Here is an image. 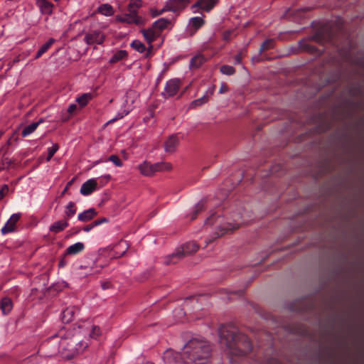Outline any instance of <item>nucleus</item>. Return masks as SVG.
<instances>
[{
    "label": "nucleus",
    "mask_w": 364,
    "mask_h": 364,
    "mask_svg": "<svg viewBox=\"0 0 364 364\" xmlns=\"http://www.w3.org/2000/svg\"><path fill=\"white\" fill-rule=\"evenodd\" d=\"M219 335L221 344L225 346L230 355L242 357L252 351V345L250 338L240 333L236 327L223 325L219 329Z\"/></svg>",
    "instance_id": "obj_1"
},
{
    "label": "nucleus",
    "mask_w": 364,
    "mask_h": 364,
    "mask_svg": "<svg viewBox=\"0 0 364 364\" xmlns=\"http://www.w3.org/2000/svg\"><path fill=\"white\" fill-rule=\"evenodd\" d=\"M211 351L208 341L194 338L186 343L180 353L189 364H210Z\"/></svg>",
    "instance_id": "obj_2"
},
{
    "label": "nucleus",
    "mask_w": 364,
    "mask_h": 364,
    "mask_svg": "<svg viewBox=\"0 0 364 364\" xmlns=\"http://www.w3.org/2000/svg\"><path fill=\"white\" fill-rule=\"evenodd\" d=\"M89 346L88 339L82 338L80 332H77L70 337L63 338V355L72 358L82 353Z\"/></svg>",
    "instance_id": "obj_3"
},
{
    "label": "nucleus",
    "mask_w": 364,
    "mask_h": 364,
    "mask_svg": "<svg viewBox=\"0 0 364 364\" xmlns=\"http://www.w3.org/2000/svg\"><path fill=\"white\" fill-rule=\"evenodd\" d=\"M63 338L57 335L48 338L41 346V349L45 351L46 355L53 357L58 353L63 355L62 348Z\"/></svg>",
    "instance_id": "obj_4"
},
{
    "label": "nucleus",
    "mask_w": 364,
    "mask_h": 364,
    "mask_svg": "<svg viewBox=\"0 0 364 364\" xmlns=\"http://www.w3.org/2000/svg\"><path fill=\"white\" fill-rule=\"evenodd\" d=\"M116 19L121 23L134 24L139 26H144L146 22V19L141 16H139L138 12L134 10H128V13L117 16Z\"/></svg>",
    "instance_id": "obj_5"
},
{
    "label": "nucleus",
    "mask_w": 364,
    "mask_h": 364,
    "mask_svg": "<svg viewBox=\"0 0 364 364\" xmlns=\"http://www.w3.org/2000/svg\"><path fill=\"white\" fill-rule=\"evenodd\" d=\"M199 249V245L193 241L188 242L180 247L177 248L174 252L173 257H185L196 253Z\"/></svg>",
    "instance_id": "obj_6"
},
{
    "label": "nucleus",
    "mask_w": 364,
    "mask_h": 364,
    "mask_svg": "<svg viewBox=\"0 0 364 364\" xmlns=\"http://www.w3.org/2000/svg\"><path fill=\"white\" fill-rule=\"evenodd\" d=\"M100 258L96 255L90 254L85 262L84 265L82 267L85 269H90L93 272H100V270L106 266L105 263H99Z\"/></svg>",
    "instance_id": "obj_7"
},
{
    "label": "nucleus",
    "mask_w": 364,
    "mask_h": 364,
    "mask_svg": "<svg viewBox=\"0 0 364 364\" xmlns=\"http://www.w3.org/2000/svg\"><path fill=\"white\" fill-rule=\"evenodd\" d=\"M163 358L165 364H189L180 353L171 350L164 353Z\"/></svg>",
    "instance_id": "obj_8"
},
{
    "label": "nucleus",
    "mask_w": 364,
    "mask_h": 364,
    "mask_svg": "<svg viewBox=\"0 0 364 364\" xmlns=\"http://www.w3.org/2000/svg\"><path fill=\"white\" fill-rule=\"evenodd\" d=\"M181 85V81L178 79L169 80L165 86L164 92L161 93V95L167 99L174 96L178 91Z\"/></svg>",
    "instance_id": "obj_9"
},
{
    "label": "nucleus",
    "mask_w": 364,
    "mask_h": 364,
    "mask_svg": "<svg viewBox=\"0 0 364 364\" xmlns=\"http://www.w3.org/2000/svg\"><path fill=\"white\" fill-rule=\"evenodd\" d=\"M105 39V35L100 31H92L89 33H86L84 41L87 45L98 44L101 45L103 43Z\"/></svg>",
    "instance_id": "obj_10"
},
{
    "label": "nucleus",
    "mask_w": 364,
    "mask_h": 364,
    "mask_svg": "<svg viewBox=\"0 0 364 364\" xmlns=\"http://www.w3.org/2000/svg\"><path fill=\"white\" fill-rule=\"evenodd\" d=\"M191 2V0H168L166 2V9L168 11L180 12Z\"/></svg>",
    "instance_id": "obj_11"
},
{
    "label": "nucleus",
    "mask_w": 364,
    "mask_h": 364,
    "mask_svg": "<svg viewBox=\"0 0 364 364\" xmlns=\"http://www.w3.org/2000/svg\"><path fill=\"white\" fill-rule=\"evenodd\" d=\"M219 0H198L191 6L193 12H197L198 9L209 12L218 3Z\"/></svg>",
    "instance_id": "obj_12"
},
{
    "label": "nucleus",
    "mask_w": 364,
    "mask_h": 364,
    "mask_svg": "<svg viewBox=\"0 0 364 364\" xmlns=\"http://www.w3.org/2000/svg\"><path fill=\"white\" fill-rule=\"evenodd\" d=\"M239 228V225H232L231 223H226L223 225H219L218 230L219 232H215L213 233V235L211 237L210 239L205 241V246H207L209 243H210L214 240L220 237V236L223 235L224 234L228 232L229 231H232L235 229H237Z\"/></svg>",
    "instance_id": "obj_13"
},
{
    "label": "nucleus",
    "mask_w": 364,
    "mask_h": 364,
    "mask_svg": "<svg viewBox=\"0 0 364 364\" xmlns=\"http://www.w3.org/2000/svg\"><path fill=\"white\" fill-rule=\"evenodd\" d=\"M170 25H171V20L166 18H160L152 23L151 27L159 37L161 33L165 29L168 28Z\"/></svg>",
    "instance_id": "obj_14"
},
{
    "label": "nucleus",
    "mask_w": 364,
    "mask_h": 364,
    "mask_svg": "<svg viewBox=\"0 0 364 364\" xmlns=\"http://www.w3.org/2000/svg\"><path fill=\"white\" fill-rule=\"evenodd\" d=\"M21 216V213L13 214L5 225L2 228L1 233L5 235L9 232H14L15 230L16 223L19 220Z\"/></svg>",
    "instance_id": "obj_15"
},
{
    "label": "nucleus",
    "mask_w": 364,
    "mask_h": 364,
    "mask_svg": "<svg viewBox=\"0 0 364 364\" xmlns=\"http://www.w3.org/2000/svg\"><path fill=\"white\" fill-rule=\"evenodd\" d=\"M179 144V139L176 134L171 135L164 142V149L166 152L173 153L176 151Z\"/></svg>",
    "instance_id": "obj_16"
},
{
    "label": "nucleus",
    "mask_w": 364,
    "mask_h": 364,
    "mask_svg": "<svg viewBox=\"0 0 364 364\" xmlns=\"http://www.w3.org/2000/svg\"><path fill=\"white\" fill-rule=\"evenodd\" d=\"M36 4L42 14L50 16L53 14L54 5L48 0H36Z\"/></svg>",
    "instance_id": "obj_17"
},
{
    "label": "nucleus",
    "mask_w": 364,
    "mask_h": 364,
    "mask_svg": "<svg viewBox=\"0 0 364 364\" xmlns=\"http://www.w3.org/2000/svg\"><path fill=\"white\" fill-rule=\"evenodd\" d=\"M97 183L95 179H89L82 185L80 193L84 196H88L97 189Z\"/></svg>",
    "instance_id": "obj_18"
},
{
    "label": "nucleus",
    "mask_w": 364,
    "mask_h": 364,
    "mask_svg": "<svg viewBox=\"0 0 364 364\" xmlns=\"http://www.w3.org/2000/svg\"><path fill=\"white\" fill-rule=\"evenodd\" d=\"M205 24V20L202 17H193L189 21V26L191 33L190 36H193L196 32Z\"/></svg>",
    "instance_id": "obj_19"
},
{
    "label": "nucleus",
    "mask_w": 364,
    "mask_h": 364,
    "mask_svg": "<svg viewBox=\"0 0 364 364\" xmlns=\"http://www.w3.org/2000/svg\"><path fill=\"white\" fill-rule=\"evenodd\" d=\"M69 225V223L68 222V220L63 219L58 221L54 222L50 227H49V231L50 232H53L54 234L59 233L62 231H63L66 228H68Z\"/></svg>",
    "instance_id": "obj_20"
},
{
    "label": "nucleus",
    "mask_w": 364,
    "mask_h": 364,
    "mask_svg": "<svg viewBox=\"0 0 364 364\" xmlns=\"http://www.w3.org/2000/svg\"><path fill=\"white\" fill-rule=\"evenodd\" d=\"M78 309L75 306L66 308L62 312V321L65 323H68L71 322L73 320L75 315Z\"/></svg>",
    "instance_id": "obj_21"
},
{
    "label": "nucleus",
    "mask_w": 364,
    "mask_h": 364,
    "mask_svg": "<svg viewBox=\"0 0 364 364\" xmlns=\"http://www.w3.org/2000/svg\"><path fill=\"white\" fill-rule=\"evenodd\" d=\"M129 247V245L126 240H120L114 247L115 252L114 257L123 256Z\"/></svg>",
    "instance_id": "obj_22"
},
{
    "label": "nucleus",
    "mask_w": 364,
    "mask_h": 364,
    "mask_svg": "<svg viewBox=\"0 0 364 364\" xmlns=\"http://www.w3.org/2000/svg\"><path fill=\"white\" fill-rule=\"evenodd\" d=\"M97 215V212L93 208L83 211L78 215V220L81 222L86 223L92 220Z\"/></svg>",
    "instance_id": "obj_23"
},
{
    "label": "nucleus",
    "mask_w": 364,
    "mask_h": 364,
    "mask_svg": "<svg viewBox=\"0 0 364 364\" xmlns=\"http://www.w3.org/2000/svg\"><path fill=\"white\" fill-rule=\"evenodd\" d=\"M140 32L142 33L148 44L152 43L157 38H159V36L154 30L152 29L151 26L146 29H141Z\"/></svg>",
    "instance_id": "obj_24"
},
{
    "label": "nucleus",
    "mask_w": 364,
    "mask_h": 364,
    "mask_svg": "<svg viewBox=\"0 0 364 364\" xmlns=\"http://www.w3.org/2000/svg\"><path fill=\"white\" fill-rule=\"evenodd\" d=\"M85 248L84 243L81 242H76L69 246L65 251L64 256L74 255L82 252Z\"/></svg>",
    "instance_id": "obj_25"
},
{
    "label": "nucleus",
    "mask_w": 364,
    "mask_h": 364,
    "mask_svg": "<svg viewBox=\"0 0 364 364\" xmlns=\"http://www.w3.org/2000/svg\"><path fill=\"white\" fill-rule=\"evenodd\" d=\"M206 61L205 57L202 54H198L193 57L190 61L191 69L199 68Z\"/></svg>",
    "instance_id": "obj_26"
},
{
    "label": "nucleus",
    "mask_w": 364,
    "mask_h": 364,
    "mask_svg": "<svg viewBox=\"0 0 364 364\" xmlns=\"http://www.w3.org/2000/svg\"><path fill=\"white\" fill-rule=\"evenodd\" d=\"M0 307L4 315L8 314L13 309L12 300L7 296L2 298L0 302Z\"/></svg>",
    "instance_id": "obj_27"
},
{
    "label": "nucleus",
    "mask_w": 364,
    "mask_h": 364,
    "mask_svg": "<svg viewBox=\"0 0 364 364\" xmlns=\"http://www.w3.org/2000/svg\"><path fill=\"white\" fill-rule=\"evenodd\" d=\"M43 122H44V119L43 118H41L38 119V121L32 122L29 125L25 127L21 132L22 136L25 137V136L32 134L37 129V127Z\"/></svg>",
    "instance_id": "obj_28"
},
{
    "label": "nucleus",
    "mask_w": 364,
    "mask_h": 364,
    "mask_svg": "<svg viewBox=\"0 0 364 364\" xmlns=\"http://www.w3.org/2000/svg\"><path fill=\"white\" fill-rule=\"evenodd\" d=\"M139 169L141 173L146 176H151L155 173L152 164L148 161H144L140 164L139 166Z\"/></svg>",
    "instance_id": "obj_29"
},
{
    "label": "nucleus",
    "mask_w": 364,
    "mask_h": 364,
    "mask_svg": "<svg viewBox=\"0 0 364 364\" xmlns=\"http://www.w3.org/2000/svg\"><path fill=\"white\" fill-rule=\"evenodd\" d=\"M128 54L125 50H119L117 51L112 57L109 59V63L114 64L119 60L124 59L127 57Z\"/></svg>",
    "instance_id": "obj_30"
},
{
    "label": "nucleus",
    "mask_w": 364,
    "mask_h": 364,
    "mask_svg": "<svg viewBox=\"0 0 364 364\" xmlns=\"http://www.w3.org/2000/svg\"><path fill=\"white\" fill-rule=\"evenodd\" d=\"M76 210L75 203L73 201L69 202L65 207L64 218L66 220L72 218L76 213Z\"/></svg>",
    "instance_id": "obj_31"
},
{
    "label": "nucleus",
    "mask_w": 364,
    "mask_h": 364,
    "mask_svg": "<svg viewBox=\"0 0 364 364\" xmlns=\"http://www.w3.org/2000/svg\"><path fill=\"white\" fill-rule=\"evenodd\" d=\"M55 42V39L50 38L46 43L42 45L41 48L37 51L35 58H39L43 53H45L48 48L51 46V45Z\"/></svg>",
    "instance_id": "obj_32"
},
{
    "label": "nucleus",
    "mask_w": 364,
    "mask_h": 364,
    "mask_svg": "<svg viewBox=\"0 0 364 364\" xmlns=\"http://www.w3.org/2000/svg\"><path fill=\"white\" fill-rule=\"evenodd\" d=\"M98 11L100 14H102L105 16H111L114 14L113 7L108 4H105L100 5L98 7Z\"/></svg>",
    "instance_id": "obj_33"
},
{
    "label": "nucleus",
    "mask_w": 364,
    "mask_h": 364,
    "mask_svg": "<svg viewBox=\"0 0 364 364\" xmlns=\"http://www.w3.org/2000/svg\"><path fill=\"white\" fill-rule=\"evenodd\" d=\"M154 172L170 171L172 168V166L169 163L159 162L153 164Z\"/></svg>",
    "instance_id": "obj_34"
},
{
    "label": "nucleus",
    "mask_w": 364,
    "mask_h": 364,
    "mask_svg": "<svg viewBox=\"0 0 364 364\" xmlns=\"http://www.w3.org/2000/svg\"><path fill=\"white\" fill-rule=\"evenodd\" d=\"M209 97L207 95H203L200 98L192 101L189 105V109H194L198 106H200L208 102Z\"/></svg>",
    "instance_id": "obj_35"
},
{
    "label": "nucleus",
    "mask_w": 364,
    "mask_h": 364,
    "mask_svg": "<svg viewBox=\"0 0 364 364\" xmlns=\"http://www.w3.org/2000/svg\"><path fill=\"white\" fill-rule=\"evenodd\" d=\"M92 95L90 93L82 94L80 97L76 99V102L79 103L80 107H83L87 105L89 101L92 99Z\"/></svg>",
    "instance_id": "obj_36"
},
{
    "label": "nucleus",
    "mask_w": 364,
    "mask_h": 364,
    "mask_svg": "<svg viewBox=\"0 0 364 364\" xmlns=\"http://www.w3.org/2000/svg\"><path fill=\"white\" fill-rule=\"evenodd\" d=\"M131 47L140 53H144L146 50L145 45L139 40H134L131 43Z\"/></svg>",
    "instance_id": "obj_37"
},
{
    "label": "nucleus",
    "mask_w": 364,
    "mask_h": 364,
    "mask_svg": "<svg viewBox=\"0 0 364 364\" xmlns=\"http://www.w3.org/2000/svg\"><path fill=\"white\" fill-rule=\"evenodd\" d=\"M274 47V41L273 39L269 38L265 40L261 45L260 48L259 50V55L263 53L265 50H269Z\"/></svg>",
    "instance_id": "obj_38"
},
{
    "label": "nucleus",
    "mask_w": 364,
    "mask_h": 364,
    "mask_svg": "<svg viewBox=\"0 0 364 364\" xmlns=\"http://www.w3.org/2000/svg\"><path fill=\"white\" fill-rule=\"evenodd\" d=\"M205 203L206 200L202 199L196 205L195 210L193 211V215L191 217V220H194L196 218L197 215L205 209Z\"/></svg>",
    "instance_id": "obj_39"
},
{
    "label": "nucleus",
    "mask_w": 364,
    "mask_h": 364,
    "mask_svg": "<svg viewBox=\"0 0 364 364\" xmlns=\"http://www.w3.org/2000/svg\"><path fill=\"white\" fill-rule=\"evenodd\" d=\"M220 71L222 74L226 75H232L235 73L236 70L233 66L228 65H223L220 67Z\"/></svg>",
    "instance_id": "obj_40"
},
{
    "label": "nucleus",
    "mask_w": 364,
    "mask_h": 364,
    "mask_svg": "<svg viewBox=\"0 0 364 364\" xmlns=\"http://www.w3.org/2000/svg\"><path fill=\"white\" fill-rule=\"evenodd\" d=\"M173 255H174V252L165 257L164 264L166 265L176 264L184 258V257H180V258L175 257H173Z\"/></svg>",
    "instance_id": "obj_41"
},
{
    "label": "nucleus",
    "mask_w": 364,
    "mask_h": 364,
    "mask_svg": "<svg viewBox=\"0 0 364 364\" xmlns=\"http://www.w3.org/2000/svg\"><path fill=\"white\" fill-rule=\"evenodd\" d=\"M141 7V0H131L128 4V10H134L136 11Z\"/></svg>",
    "instance_id": "obj_42"
},
{
    "label": "nucleus",
    "mask_w": 364,
    "mask_h": 364,
    "mask_svg": "<svg viewBox=\"0 0 364 364\" xmlns=\"http://www.w3.org/2000/svg\"><path fill=\"white\" fill-rule=\"evenodd\" d=\"M59 146L58 144H54L51 147L48 149V156L46 158V161H49L55 152L58 150Z\"/></svg>",
    "instance_id": "obj_43"
},
{
    "label": "nucleus",
    "mask_w": 364,
    "mask_h": 364,
    "mask_svg": "<svg viewBox=\"0 0 364 364\" xmlns=\"http://www.w3.org/2000/svg\"><path fill=\"white\" fill-rule=\"evenodd\" d=\"M101 333L102 332L100 328L97 326H93L89 336L90 337L96 339L99 336L101 335Z\"/></svg>",
    "instance_id": "obj_44"
},
{
    "label": "nucleus",
    "mask_w": 364,
    "mask_h": 364,
    "mask_svg": "<svg viewBox=\"0 0 364 364\" xmlns=\"http://www.w3.org/2000/svg\"><path fill=\"white\" fill-rule=\"evenodd\" d=\"M108 160L112 161L115 166H117L118 167H121L123 165L121 159L119 158V156L117 155H115V154L111 155L109 157Z\"/></svg>",
    "instance_id": "obj_45"
},
{
    "label": "nucleus",
    "mask_w": 364,
    "mask_h": 364,
    "mask_svg": "<svg viewBox=\"0 0 364 364\" xmlns=\"http://www.w3.org/2000/svg\"><path fill=\"white\" fill-rule=\"evenodd\" d=\"M166 11H168V10L166 9V5H164L163 9H161V10H157L156 9H150V14H151V17H153V18L159 16Z\"/></svg>",
    "instance_id": "obj_46"
},
{
    "label": "nucleus",
    "mask_w": 364,
    "mask_h": 364,
    "mask_svg": "<svg viewBox=\"0 0 364 364\" xmlns=\"http://www.w3.org/2000/svg\"><path fill=\"white\" fill-rule=\"evenodd\" d=\"M13 161L7 157L4 158L1 160V166H0V171L9 168V167L12 164Z\"/></svg>",
    "instance_id": "obj_47"
},
{
    "label": "nucleus",
    "mask_w": 364,
    "mask_h": 364,
    "mask_svg": "<svg viewBox=\"0 0 364 364\" xmlns=\"http://www.w3.org/2000/svg\"><path fill=\"white\" fill-rule=\"evenodd\" d=\"M218 218L215 216V213H213L208 217L205 221V225H213L215 224Z\"/></svg>",
    "instance_id": "obj_48"
},
{
    "label": "nucleus",
    "mask_w": 364,
    "mask_h": 364,
    "mask_svg": "<svg viewBox=\"0 0 364 364\" xmlns=\"http://www.w3.org/2000/svg\"><path fill=\"white\" fill-rule=\"evenodd\" d=\"M153 48L154 46L152 45V43L149 44V46L146 48V50H145V52H144V56L145 58H149L152 55Z\"/></svg>",
    "instance_id": "obj_49"
},
{
    "label": "nucleus",
    "mask_w": 364,
    "mask_h": 364,
    "mask_svg": "<svg viewBox=\"0 0 364 364\" xmlns=\"http://www.w3.org/2000/svg\"><path fill=\"white\" fill-rule=\"evenodd\" d=\"M9 191V186L6 184L0 186V200L4 198L5 193Z\"/></svg>",
    "instance_id": "obj_50"
},
{
    "label": "nucleus",
    "mask_w": 364,
    "mask_h": 364,
    "mask_svg": "<svg viewBox=\"0 0 364 364\" xmlns=\"http://www.w3.org/2000/svg\"><path fill=\"white\" fill-rule=\"evenodd\" d=\"M231 36H232V31H225L224 33H223V38L224 41H228L231 39Z\"/></svg>",
    "instance_id": "obj_51"
},
{
    "label": "nucleus",
    "mask_w": 364,
    "mask_h": 364,
    "mask_svg": "<svg viewBox=\"0 0 364 364\" xmlns=\"http://www.w3.org/2000/svg\"><path fill=\"white\" fill-rule=\"evenodd\" d=\"M74 180H75V178H73L67 183L66 186L65 187L64 190L60 193V196H63V195H65L69 187L73 184Z\"/></svg>",
    "instance_id": "obj_52"
},
{
    "label": "nucleus",
    "mask_w": 364,
    "mask_h": 364,
    "mask_svg": "<svg viewBox=\"0 0 364 364\" xmlns=\"http://www.w3.org/2000/svg\"><path fill=\"white\" fill-rule=\"evenodd\" d=\"M101 287H102V289L106 290V289H109L112 288V284L110 282L107 281V282H102L101 284Z\"/></svg>",
    "instance_id": "obj_53"
},
{
    "label": "nucleus",
    "mask_w": 364,
    "mask_h": 364,
    "mask_svg": "<svg viewBox=\"0 0 364 364\" xmlns=\"http://www.w3.org/2000/svg\"><path fill=\"white\" fill-rule=\"evenodd\" d=\"M242 53L240 52L234 57V63L235 65L240 64L242 62Z\"/></svg>",
    "instance_id": "obj_54"
},
{
    "label": "nucleus",
    "mask_w": 364,
    "mask_h": 364,
    "mask_svg": "<svg viewBox=\"0 0 364 364\" xmlns=\"http://www.w3.org/2000/svg\"><path fill=\"white\" fill-rule=\"evenodd\" d=\"M228 85L225 84V83H223L220 86V90H219V92L220 93H225L226 92L228 91Z\"/></svg>",
    "instance_id": "obj_55"
},
{
    "label": "nucleus",
    "mask_w": 364,
    "mask_h": 364,
    "mask_svg": "<svg viewBox=\"0 0 364 364\" xmlns=\"http://www.w3.org/2000/svg\"><path fill=\"white\" fill-rule=\"evenodd\" d=\"M77 109V106H76V105H75V104H72V105H70L68 107V109H67V112H68V113H70V114H73V113L75 111V109Z\"/></svg>",
    "instance_id": "obj_56"
},
{
    "label": "nucleus",
    "mask_w": 364,
    "mask_h": 364,
    "mask_svg": "<svg viewBox=\"0 0 364 364\" xmlns=\"http://www.w3.org/2000/svg\"><path fill=\"white\" fill-rule=\"evenodd\" d=\"M66 256H63L62 258L60 259V260L59 261V263H58V267L60 268H63L64 267L65 265H66V261H65V257Z\"/></svg>",
    "instance_id": "obj_57"
},
{
    "label": "nucleus",
    "mask_w": 364,
    "mask_h": 364,
    "mask_svg": "<svg viewBox=\"0 0 364 364\" xmlns=\"http://www.w3.org/2000/svg\"><path fill=\"white\" fill-rule=\"evenodd\" d=\"M93 228H94V226H93L92 223H90L87 225L84 226L82 230L85 232H90Z\"/></svg>",
    "instance_id": "obj_58"
},
{
    "label": "nucleus",
    "mask_w": 364,
    "mask_h": 364,
    "mask_svg": "<svg viewBox=\"0 0 364 364\" xmlns=\"http://www.w3.org/2000/svg\"><path fill=\"white\" fill-rule=\"evenodd\" d=\"M261 60V58H259V55H256V56H254L252 58V61L253 63H258Z\"/></svg>",
    "instance_id": "obj_59"
},
{
    "label": "nucleus",
    "mask_w": 364,
    "mask_h": 364,
    "mask_svg": "<svg viewBox=\"0 0 364 364\" xmlns=\"http://www.w3.org/2000/svg\"><path fill=\"white\" fill-rule=\"evenodd\" d=\"M92 223V225H93L94 228H95V226L100 225H101V224H102V223H101V219L96 220L93 221Z\"/></svg>",
    "instance_id": "obj_60"
},
{
    "label": "nucleus",
    "mask_w": 364,
    "mask_h": 364,
    "mask_svg": "<svg viewBox=\"0 0 364 364\" xmlns=\"http://www.w3.org/2000/svg\"><path fill=\"white\" fill-rule=\"evenodd\" d=\"M117 119V117H114L110 120H109L107 123H106V125L108 124H110V123H112L114 122H115L116 120Z\"/></svg>",
    "instance_id": "obj_61"
},
{
    "label": "nucleus",
    "mask_w": 364,
    "mask_h": 364,
    "mask_svg": "<svg viewBox=\"0 0 364 364\" xmlns=\"http://www.w3.org/2000/svg\"><path fill=\"white\" fill-rule=\"evenodd\" d=\"M108 222H109L108 218H101V223H102H102H108Z\"/></svg>",
    "instance_id": "obj_62"
},
{
    "label": "nucleus",
    "mask_w": 364,
    "mask_h": 364,
    "mask_svg": "<svg viewBox=\"0 0 364 364\" xmlns=\"http://www.w3.org/2000/svg\"><path fill=\"white\" fill-rule=\"evenodd\" d=\"M237 294L240 296H242V295L244 294V291H243V290H240V291H237Z\"/></svg>",
    "instance_id": "obj_63"
},
{
    "label": "nucleus",
    "mask_w": 364,
    "mask_h": 364,
    "mask_svg": "<svg viewBox=\"0 0 364 364\" xmlns=\"http://www.w3.org/2000/svg\"><path fill=\"white\" fill-rule=\"evenodd\" d=\"M107 180H109L111 178V176L107 174L106 176H104Z\"/></svg>",
    "instance_id": "obj_64"
}]
</instances>
